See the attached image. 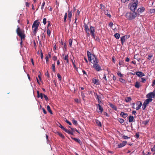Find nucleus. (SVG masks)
I'll list each match as a JSON object with an SVG mask.
<instances>
[{"mask_svg": "<svg viewBox=\"0 0 155 155\" xmlns=\"http://www.w3.org/2000/svg\"><path fill=\"white\" fill-rule=\"evenodd\" d=\"M40 24V22L38 20L35 21L32 26L33 34L35 35Z\"/></svg>", "mask_w": 155, "mask_h": 155, "instance_id": "4", "label": "nucleus"}, {"mask_svg": "<svg viewBox=\"0 0 155 155\" xmlns=\"http://www.w3.org/2000/svg\"><path fill=\"white\" fill-rule=\"evenodd\" d=\"M118 120L121 124L123 123L124 121V120L122 118H119Z\"/></svg>", "mask_w": 155, "mask_h": 155, "instance_id": "41", "label": "nucleus"}, {"mask_svg": "<svg viewBox=\"0 0 155 155\" xmlns=\"http://www.w3.org/2000/svg\"><path fill=\"white\" fill-rule=\"evenodd\" d=\"M57 76L59 80L61 81V77L59 73H58L57 74Z\"/></svg>", "mask_w": 155, "mask_h": 155, "instance_id": "44", "label": "nucleus"}, {"mask_svg": "<svg viewBox=\"0 0 155 155\" xmlns=\"http://www.w3.org/2000/svg\"><path fill=\"white\" fill-rule=\"evenodd\" d=\"M136 75L139 77L141 78L145 76L144 74L141 71H137L136 73Z\"/></svg>", "mask_w": 155, "mask_h": 155, "instance_id": "11", "label": "nucleus"}, {"mask_svg": "<svg viewBox=\"0 0 155 155\" xmlns=\"http://www.w3.org/2000/svg\"><path fill=\"white\" fill-rule=\"evenodd\" d=\"M151 150L152 151H155V145H154L153 147L151 149Z\"/></svg>", "mask_w": 155, "mask_h": 155, "instance_id": "63", "label": "nucleus"}, {"mask_svg": "<svg viewBox=\"0 0 155 155\" xmlns=\"http://www.w3.org/2000/svg\"><path fill=\"white\" fill-rule=\"evenodd\" d=\"M72 63L73 64V66L74 67V68H76V66L74 64V61H73V60H72Z\"/></svg>", "mask_w": 155, "mask_h": 155, "instance_id": "62", "label": "nucleus"}, {"mask_svg": "<svg viewBox=\"0 0 155 155\" xmlns=\"http://www.w3.org/2000/svg\"><path fill=\"white\" fill-rule=\"evenodd\" d=\"M96 106L97 108H98L99 110H100V112L101 113L103 111V108L101 106L100 104H96Z\"/></svg>", "mask_w": 155, "mask_h": 155, "instance_id": "12", "label": "nucleus"}, {"mask_svg": "<svg viewBox=\"0 0 155 155\" xmlns=\"http://www.w3.org/2000/svg\"><path fill=\"white\" fill-rule=\"evenodd\" d=\"M59 125H58V126L64 131L65 128H64V127L63 126L60 124L59 123Z\"/></svg>", "mask_w": 155, "mask_h": 155, "instance_id": "43", "label": "nucleus"}, {"mask_svg": "<svg viewBox=\"0 0 155 155\" xmlns=\"http://www.w3.org/2000/svg\"><path fill=\"white\" fill-rule=\"evenodd\" d=\"M104 14L105 15H107L108 17H109L110 18H111V15L110 14H108V11H106L104 12Z\"/></svg>", "mask_w": 155, "mask_h": 155, "instance_id": "34", "label": "nucleus"}, {"mask_svg": "<svg viewBox=\"0 0 155 155\" xmlns=\"http://www.w3.org/2000/svg\"><path fill=\"white\" fill-rule=\"evenodd\" d=\"M53 60L54 61H55L56 60H57V57L55 56H54L53 57Z\"/></svg>", "mask_w": 155, "mask_h": 155, "instance_id": "61", "label": "nucleus"}, {"mask_svg": "<svg viewBox=\"0 0 155 155\" xmlns=\"http://www.w3.org/2000/svg\"><path fill=\"white\" fill-rule=\"evenodd\" d=\"M134 117L133 116H130L129 117V122H131L133 121Z\"/></svg>", "mask_w": 155, "mask_h": 155, "instance_id": "26", "label": "nucleus"}, {"mask_svg": "<svg viewBox=\"0 0 155 155\" xmlns=\"http://www.w3.org/2000/svg\"><path fill=\"white\" fill-rule=\"evenodd\" d=\"M45 75L47 76L48 78H49L50 77L49 73L48 71H47L45 73Z\"/></svg>", "mask_w": 155, "mask_h": 155, "instance_id": "54", "label": "nucleus"}, {"mask_svg": "<svg viewBox=\"0 0 155 155\" xmlns=\"http://www.w3.org/2000/svg\"><path fill=\"white\" fill-rule=\"evenodd\" d=\"M96 95L97 96V97H96V99L97 100H100V99L101 98V97L99 96L97 94H96Z\"/></svg>", "mask_w": 155, "mask_h": 155, "instance_id": "57", "label": "nucleus"}, {"mask_svg": "<svg viewBox=\"0 0 155 155\" xmlns=\"http://www.w3.org/2000/svg\"><path fill=\"white\" fill-rule=\"evenodd\" d=\"M138 0H132V2L129 4V6L131 11H134L138 4Z\"/></svg>", "mask_w": 155, "mask_h": 155, "instance_id": "3", "label": "nucleus"}, {"mask_svg": "<svg viewBox=\"0 0 155 155\" xmlns=\"http://www.w3.org/2000/svg\"><path fill=\"white\" fill-rule=\"evenodd\" d=\"M47 109L48 111L51 114H52V111L49 105H48L47 106Z\"/></svg>", "mask_w": 155, "mask_h": 155, "instance_id": "29", "label": "nucleus"}, {"mask_svg": "<svg viewBox=\"0 0 155 155\" xmlns=\"http://www.w3.org/2000/svg\"><path fill=\"white\" fill-rule=\"evenodd\" d=\"M41 37L43 39H44L45 38V35L44 33H42L41 35Z\"/></svg>", "mask_w": 155, "mask_h": 155, "instance_id": "52", "label": "nucleus"}, {"mask_svg": "<svg viewBox=\"0 0 155 155\" xmlns=\"http://www.w3.org/2000/svg\"><path fill=\"white\" fill-rule=\"evenodd\" d=\"M51 68L52 69V71L53 72H55V64L54 63L53 64H52L51 65Z\"/></svg>", "mask_w": 155, "mask_h": 155, "instance_id": "28", "label": "nucleus"}, {"mask_svg": "<svg viewBox=\"0 0 155 155\" xmlns=\"http://www.w3.org/2000/svg\"><path fill=\"white\" fill-rule=\"evenodd\" d=\"M96 123L98 126L99 127H101L102 125L101 122L99 120H96Z\"/></svg>", "mask_w": 155, "mask_h": 155, "instance_id": "22", "label": "nucleus"}, {"mask_svg": "<svg viewBox=\"0 0 155 155\" xmlns=\"http://www.w3.org/2000/svg\"><path fill=\"white\" fill-rule=\"evenodd\" d=\"M109 105L110 107L113 108V109H114L115 111L117 110V107L116 106L110 103Z\"/></svg>", "mask_w": 155, "mask_h": 155, "instance_id": "15", "label": "nucleus"}, {"mask_svg": "<svg viewBox=\"0 0 155 155\" xmlns=\"http://www.w3.org/2000/svg\"><path fill=\"white\" fill-rule=\"evenodd\" d=\"M42 110L44 114H47V112L44 108H42Z\"/></svg>", "mask_w": 155, "mask_h": 155, "instance_id": "59", "label": "nucleus"}, {"mask_svg": "<svg viewBox=\"0 0 155 155\" xmlns=\"http://www.w3.org/2000/svg\"><path fill=\"white\" fill-rule=\"evenodd\" d=\"M126 141H123L121 143L118 144L117 146L118 148H121L124 146L127 143Z\"/></svg>", "mask_w": 155, "mask_h": 155, "instance_id": "10", "label": "nucleus"}, {"mask_svg": "<svg viewBox=\"0 0 155 155\" xmlns=\"http://www.w3.org/2000/svg\"><path fill=\"white\" fill-rule=\"evenodd\" d=\"M117 74L118 76H119L120 77H123V75L121 73L120 71H119L117 72Z\"/></svg>", "mask_w": 155, "mask_h": 155, "instance_id": "38", "label": "nucleus"}, {"mask_svg": "<svg viewBox=\"0 0 155 155\" xmlns=\"http://www.w3.org/2000/svg\"><path fill=\"white\" fill-rule=\"evenodd\" d=\"M135 137L136 138H138L139 137V135L138 133H136L135 136Z\"/></svg>", "mask_w": 155, "mask_h": 155, "instance_id": "48", "label": "nucleus"}, {"mask_svg": "<svg viewBox=\"0 0 155 155\" xmlns=\"http://www.w3.org/2000/svg\"><path fill=\"white\" fill-rule=\"evenodd\" d=\"M71 138L73 140H74L76 142L78 143L79 144H80V145L82 144V143L81 141V140L79 139H77L76 138H73L72 137H71Z\"/></svg>", "mask_w": 155, "mask_h": 155, "instance_id": "13", "label": "nucleus"}, {"mask_svg": "<svg viewBox=\"0 0 155 155\" xmlns=\"http://www.w3.org/2000/svg\"><path fill=\"white\" fill-rule=\"evenodd\" d=\"M147 104L145 103L144 102L142 106V108L143 110H144L145 109L147 106Z\"/></svg>", "mask_w": 155, "mask_h": 155, "instance_id": "31", "label": "nucleus"}, {"mask_svg": "<svg viewBox=\"0 0 155 155\" xmlns=\"http://www.w3.org/2000/svg\"><path fill=\"white\" fill-rule=\"evenodd\" d=\"M68 15L69 19L70 21H71L72 17V13L71 12H69Z\"/></svg>", "mask_w": 155, "mask_h": 155, "instance_id": "32", "label": "nucleus"}, {"mask_svg": "<svg viewBox=\"0 0 155 155\" xmlns=\"http://www.w3.org/2000/svg\"><path fill=\"white\" fill-rule=\"evenodd\" d=\"M135 86L137 88H139L140 87V83L138 82H136L135 84Z\"/></svg>", "mask_w": 155, "mask_h": 155, "instance_id": "25", "label": "nucleus"}, {"mask_svg": "<svg viewBox=\"0 0 155 155\" xmlns=\"http://www.w3.org/2000/svg\"><path fill=\"white\" fill-rule=\"evenodd\" d=\"M56 133L58 135H59V136H60L62 138L64 139V136L61 133H60L58 132H57Z\"/></svg>", "mask_w": 155, "mask_h": 155, "instance_id": "27", "label": "nucleus"}, {"mask_svg": "<svg viewBox=\"0 0 155 155\" xmlns=\"http://www.w3.org/2000/svg\"><path fill=\"white\" fill-rule=\"evenodd\" d=\"M145 10V8L144 7L142 6H141L138 9L137 12H138L142 13Z\"/></svg>", "mask_w": 155, "mask_h": 155, "instance_id": "14", "label": "nucleus"}, {"mask_svg": "<svg viewBox=\"0 0 155 155\" xmlns=\"http://www.w3.org/2000/svg\"><path fill=\"white\" fill-rule=\"evenodd\" d=\"M67 17V13H66L65 14L64 18V22H65L66 21V19Z\"/></svg>", "mask_w": 155, "mask_h": 155, "instance_id": "39", "label": "nucleus"}, {"mask_svg": "<svg viewBox=\"0 0 155 155\" xmlns=\"http://www.w3.org/2000/svg\"><path fill=\"white\" fill-rule=\"evenodd\" d=\"M45 4V2H44L42 4L41 6V9H42V10L43 9Z\"/></svg>", "mask_w": 155, "mask_h": 155, "instance_id": "56", "label": "nucleus"}, {"mask_svg": "<svg viewBox=\"0 0 155 155\" xmlns=\"http://www.w3.org/2000/svg\"><path fill=\"white\" fill-rule=\"evenodd\" d=\"M89 61L93 63V64H94L98 63L99 62L98 60L94 55L92 56L91 58V60Z\"/></svg>", "mask_w": 155, "mask_h": 155, "instance_id": "6", "label": "nucleus"}, {"mask_svg": "<svg viewBox=\"0 0 155 155\" xmlns=\"http://www.w3.org/2000/svg\"><path fill=\"white\" fill-rule=\"evenodd\" d=\"M65 121L66 123H67L69 125H72V124L71 123V122H70V121H68V120H67L66 119V120H65Z\"/></svg>", "mask_w": 155, "mask_h": 155, "instance_id": "51", "label": "nucleus"}, {"mask_svg": "<svg viewBox=\"0 0 155 155\" xmlns=\"http://www.w3.org/2000/svg\"><path fill=\"white\" fill-rule=\"evenodd\" d=\"M150 12L151 13H153L155 12V9H151L150 10Z\"/></svg>", "mask_w": 155, "mask_h": 155, "instance_id": "47", "label": "nucleus"}, {"mask_svg": "<svg viewBox=\"0 0 155 155\" xmlns=\"http://www.w3.org/2000/svg\"><path fill=\"white\" fill-rule=\"evenodd\" d=\"M16 32L17 35L20 37L21 39L24 40L25 36L24 31H22L20 28L18 27L16 30Z\"/></svg>", "mask_w": 155, "mask_h": 155, "instance_id": "5", "label": "nucleus"}, {"mask_svg": "<svg viewBox=\"0 0 155 155\" xmlns=\"http://www.w3.org/2000/svg\"><path fill=\"white\" fill-rule=\"evenodd\" d=\"M64 131L68 133L69 134L71 135H74L73 133L72 132L70 131V130H69L66 128L64 129Z\"/></svg>", "mask_w": 155, "mask_h": 155, "instance_id": "17", "label": "nucleus"}, {"mask_svg": "<svg viewBox=\"0 0 155 155\" xmlns=\"http://www.w3.org/2000/svg\"><path fill=\"white\" fill-rule=\"evenodd\" d=\"M137 103V105L138 103L139 104L138 105V107H137L136 108V110H139L140 109V107H141V105H142V104L141 102H140V101H138Z\"/></svg>", "mask_w": 155, "mask_h": 155, "instance_id": "18", "label": "nucleus"}, {"mask_svg": "<svg viewBox=\"0 0 155 155\" xmlns=\"http://www.w3.org/2000/svg\"><path fill=\"white\" fill-rule=\"evenodd\" d=\"M43 23L44 25H45L46 23V18H44L43 19Z\"/></svg>", "mask_w": 155, "mask_h": 155, "instance_id": "50", "label": "nucleus"}, {"mask_svg": "<svg viewBox=\"0 0 155 155\" xmlns=\"http://www.w3.org/2000/svg\"><path fill=\"white\" fill-rule=\"evenodd\" d=\"M137 16V13L133 11L127 12L126 13L125 15L126 17L129 20L134 19Z\"/></svg>", "mask_w": 155, "mask_h": 155, "instance_id": "2", "label": "nucleus"}, {"mask_svg": "<svg viewBox=\"0 0 155 155\" xmlns=\"http://www.w3.org/2000/svg\"><path fill=\"white\" fill-rule=\"evenodd\" d=\"M122 138L124 139H127L130 138V137H128V136L125 135H124L123 136Z\"/></svg>", "mask_w": 155, "mask_h": 155, "instance_id": "46", "label": "nucleus"}, {"mask_svg": "<svg viewBox=\"0 0 155 155\" xmlns=\"http://www.w3.org/2000/svg\"><path fill=\"white\" fill-rule=\"evenodd\" d=\"M73 123L76 125H78V122L77 120H75L74 119H73L72 120Z\"/></svg>", "mask_w": 155, "mask_h": 155, "instance_id": "35", "label": "nucleus"}, {"mask_svg": "<svg viewBox=\"0 0 155 155\" xmlns=\"http://www.w3.org/2000/svg\"><path fill=\"white\" fill-rule=\"evenodd\" d=\"M45 59L46 63L47 64L48 61V57L47 55L45 57Z\"/></svg>", "mask_w": 155, "mask_h": 155, "instance_id": "58", "label": "nucleus"}, {"mask_svg": "<svg viewBox=\"0 0 155 155\" xmlns=\"http://www.w3.org/2000/svg\"><path fill=\"white\" fill-rule=\"evenodd\" d=\"M146 79L145 78H141L140 80V82L142 83H145L146 81Z\"/></svg>", "mask_w": 155, "mask_h": 155, "instance_id": "42", "label": "nucleus"}, {"mask_svg": "<svg viewBox=\"0 0 155 155\" xmlns=\"http://www.w3.org/2000/svg\"><path fill=\"white\" fill-rule=\"evenodd\" d=\"M87 55L88 56V58L89 60H91V57L94 55V54H91V53L89 52L88 51H87Z\"/></svg>", "mask_w": 155, "mask_h": 155, "instance_id": "20", "label": "nucleus"}, {"mask_svg": "<svg viewBox=\"0 0 155 155\" xmlns=\"http://www.w3.org/2000/svg\"><path fill=\"white\" fill-rule=\"evenodd\" d=\"M84 30L85 31L86 33L87 34L88 36H89L90 32V34L91 37L95 39V34L94 32L95 31V28L94 27L91 26L89 28L88 25L86 24H84Z\"/></svg>", "mask_w": 155, "mask_h": 155, "instance_id": "1", "label": "nucleus"}, {"mask_svg": "<svg viewBox=\"0 0 155 155\" xmlns=\"http://www.w3.org/2000/svg\"><path fill=\"white\" fill-rule=\"evenodd\" d=\"M152 100L153 99L152 98H148L144 102L148 104L150 102H151Z\"/></svg>", "mask_w": 155, "mask_h": 155, "instance_id": "19", "label": "nucleus"}, {"mask_svg": "<svg viewBox=\"0 0 155 155\" xmlns=\"http://www.w3.org/2000/svg\"><path fill=\"white\" fill-rule=\"evenodd\" d=\"M43 97L46 101H48V97L47 96V95H46L45 94H44Z\"/></svg>", "mask_w": 155, "mask_h": 155, "instance_id": "49", "label": "nucleus"}, {"mask_svg": "<svg viewBox=\"0 0 155 155\" xmlns=\"http://www.w3.org/2000/svg\"><path fill=\"white\" fill-rule=\"evenodd\" d=\"M132 99L130 97H128L125 98V101L126 102H128L130 101Z\"/></svg>", "mask_w": 155, "mask_h": 155, "instance_id": "24", "label": "nucleus"}, {"mask_svg": "<svg viewBox=\"0 0 155 155\" xmlns=\"http://www.w3.org/2000/svg\"><path fill=\"white\" fill-rule=\"evenodd\" d=\"M119 80L120 82H122V83H125L126 81H125V80L123 78H119Z\"/></svg>", "mask_w": 155, "mask_h": 155, "instance_id": "40", "label": "nucleus"}, {"mask_svg": "<svg viewBox=\"0 0 155 155\" xmlns=\"http://www.w3.org/2000/svg\"><path fill=\"white\" fill-rule=\"evenodd\" d=\"M155 97L154 91L148 94L147 95V97L149 98H152L153 97L154 98Z\"/></svg>", "mask_w": 155, "mask_h": 155, "instance_id": "9", "label": "nucleus"}, {"mask_svg": "<svg viewBox=\"0 0 155 155\" xmlns=\"http://www.w3.org/2000/svg\"><path fill=\"white\" fill-rule=\"evenodd\" d=\"M103 78L106 81H107V79L106 78V76L105 74H104V77Z\"/></svg>", "mask_w": 155, "mask_h": 155, "instance_id": "64", "label": "nucleus"}, {"mask_svg": "<svg viewBox=\"0 0 155 155\" xmlns=\"http://www.w3.org/2000/svg\"><path fill=\"white\" fill-rule=\"evenodd\" d=\"M92 82L94 84H97L98 82V80L97 79H94L92 80Z\"/></svg>", "mask_w": 155, "mask_h": 155, "instance_id": "36", "label": "nucleus"}, {"mask_svg": "<svg viewBox=\"0 0 155 155\" xmlns=\"http://www.w3.org/2000/svg\"><path fill=\"white\" fill-rule=\"evenodd\" d=\"M149 123V120H146L143 121V124L144 125H147Z\"/></svg>", "mask_w": 155, "mask_h": 155, "instance_id": "37", "label": "nucleus"}, {"mask_svg": "<svg viewBox=\"0 0 155 155\" xmlns=\"http://www.w3.org/2000/svg\"><path fill=\"white\" fill-rule=\"evenodd\" d=\"M114 36L117 39H118L120 38V35L119 33H116L114 34Z\"/></svg>", "mask_w": 155, "mask_h": 155, "instance_id": "30", "label": "nucleus"}, {"mask_svg": "<svg viewBox=\"0 0 155 155\" xmlns=\"http://www.w3.org/2000/svg\"><path fill=\"white\" fill-rule=\"evenodd\" d=\"M113 25V23L112 22H110V23L109 24V26L111 28H112Z\"/></svg>", "mask_w": 155, "mask_h": 155, "instance_id": "60", "label": "nucleus"}, {"mask_svg": "<svg viewBox=\"0 0 155 155\" xmlns=\"http://www.w3.org/2000/svg\"><path fill=\"white\" fill-rule=\"evenodd\" d=\"M101 9L103 11L105 12L106 10V8L105 6L102 4H100Z\"/></svg>", "mask_w": 155, "mask_h": 155, "instance_id": "23", "label": "nucleus"}, {"mask_svg": "<svg viewBox=\"0 0 155 155\" xmlns=\"http://www.w3.org/2000/svg\"><path fill=\"white\" fill-rule=\"evenodd\" d=\"M130 37V35H126L120 38L122 44L123 45V43L125 42V40L129 38Z\"/></svg>", "mask_w": 155, "mask_h": 155, "instance_id": "8", "label": "nucleus"}, {"mask_svg": "<svg viewBox=\"0 0 155 155\" xmlns=\"http://www.w3.org/2000/svg\"><path fill=\"white\" fill-rule=\"evenodd\" d=\"M152 57V55L151 54L149 55L148 56V57L147 58V59L149 60H150V59H151Z\"/></svg>", "mask_w": 155, "mask_h": 155, "instance_id": "53", "label": "nucleus"}, {"mask_svg": "<svg viewBox=\"0 0 155 155\" xmlns=\"http://www.w3.org/2000/svg\"><path fill=\"white\" fill-rule=\"evenodd\" d=\"M93 67L97 71H100L102 70L101 67L98 64V63L94 64L93 65Z\"/></svg>", "mask_w": 155, "mask_h": 155, "instance_id": "7", "label": "nucleus"}, {"mask_svg": "<svg viewBox=\"0 0 155 155\" xmlns=\"http://www.w3.org/2000/svg\"><path fill=\"white\" fill-rule=\"evenodd\" d=\"M40 54H41V59H43V53H42V51H40Z\"/></svg>", "mask_w": 155, "mask_h": 155, "instance_id": "55", "label": "nucleus"}, {"mask_svg": "<svg viewBox=\"0 0 155 155\" xmlns=\"http://www.w3.org/2000/svg\"><path fill=\"white\" fill-rule=\"evenodd\" d=\"M51 31L48 28H47V34L48 36H50L51 35Z\"/></svg>", "mask_w": 155, "mask_h": 155, "instance_id": "33", "label": "nucleus"}, {"mask_svg": "<svg viewBox=\"0 0 155 155\" xmlns=\"http://www.w3.org/2000/svg\"><path fill=\"white\" fill-rule=\"evenodd\" d=\"M72 40L70 39L69 40V44L70 47H71L72 45Z\"/></svg>", "mask_w": 155, "mask_h": 155, "instance_id": "45", "label": "nucleus"}, {"mask_svg": "<svg viewBox=\"0 0 155 155\" xmlns=\"http://www.w3.org/2000/svg\"><path fill=\"white\" fill-rule=\"evenodd\" d=\"M66 61V63L68 64H69L68 55V54L65 56L63 58Z\"/></svg>", "mask_w": 155, "mask_h": 155, "instance_id": "21", "label": "nucleus"}, {"mask_svg": "<svg viewBox=\"0 0 155 155\" xmlns=\"http://www.w3.org/2000/svg\"><path fill=\"white\" fill-rule=\"evenodd\" d=\"M120 115L123 117L125 118L128 116V114L127 113H125L124 112L122 111L121 112Z\"/></svg>", "mask_w": 155, "mask_h": 155, "instance_id": "16", "label": "nucleus"}]
</instances>
